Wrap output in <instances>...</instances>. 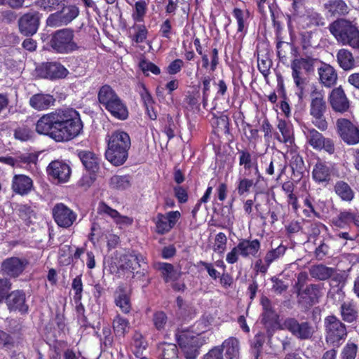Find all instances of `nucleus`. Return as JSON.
<instances>
[{
    "label": "nucleus",
    "mask_w": 359,
    "mask_h": 359,
    "mask_svg": "<svg viewBox=\"0 0 359 359\" xmlns=\"http://www.w3.org/2000/svg\"><path fill=\"white\" fill-rule=\"evenodd\" d=\"M299 25L304 29L324 25L323 18L316 12L309 11L298 18Z\"/></svg>",
    "instance_id": "7c9ffc66"
},
{
    "label": "nucleus",
    "mask_w": 359,
    "mask_h": 359,
    "mask_svg": "<svg viewBox=\"0 0 359 359\" xmlns=\"http://www.w3.org/2000/svg\"><path fill=\"white\" fill-rule=\"evenodd\" d=\"M287 250V247L280 244L277 248L269 250L264 258V261L258 259L255 262V269L261 273H266L269 266L275 261L283 257Z\"/></svg>",
    "instance_id": "f3484780"
},
{
    "label": "nucleus",
    "mask_w": 359,
    "mask_h": 359,
    "mask_svg": "<svg viewBox=\"0 0 359 359\" xmlns=\"http://www.w3.org/2000/svg\"><path fill=\"white\" fill-rule=\"evenodd\" d=\"M72 288L75 291V298L80 300L83 291V284L80 276H76L72 281Z\"/></svg>",
    "instance_id": "69168bd1"
},
{
    "label": "nucleus",
    "mask_w": 359,
    "mask_h": 359,
    "mask_svg": "<svg viewBox=\"0 0 359 359\" xmlns=\"http://www.w3.org/2000/svg\"><path fill=\"white\" fill-rule=\"evenodd\" d=\"M312 176L316 182L327 184L331 177V169L325 163L318 162L313 168Z\"/></svg>",
    "instance_id": "c756f323"
},
{
    "label": "nucleus",
    "mask_w": 359,
    "mask_h": 359,
    "mask_svg": "<svg viewBox=\"0 0 359 359\" xmlns=\"http://www.w3.org/2000/svg\"><path fill=\"white\" fill-rule=\"evenodd\" d=\"M117 292L118 294L115 299L116 305L120 308L122 312L125 313H129L131 309V305L128 294L121 287L118 288Z\"/></svg>",
    "instance_id": "49530a36"
},
{
    "label": "nucleus",
    "mask_w": 359,
    "mask_h": 359,
    "mask_svg": "<svg viewBox=\"0 0 359 359\" xmlns=\"http://www.w3.org/2000/svg\"><path fill=\"white\" fill-rule=\"evenodd\" d=\"M302 45L304 49L316 46V42L313 39L311 32H306L302 34Z\"/></svg>",
    "instance_id": "e2e57ef3"
},
{
    "label": "nucleus",
    "mask_w": 359,
    "mask_h": 359,
    "mask_svg": "<svg viewBox=\"0 0 359 359\" xmlns=\"http://www.w3.org/2000/svg\"><path fill=\"white\" fill-rule=\"evenodd\" d=\"M278 129L281 133V136H278L277 139L280 142L292 144L293 142V131L292 126L284 120H279Z\"/></svg>",
    "instance_id": "e433bc0d"
},
{
    "label": "nucleus",
    "mask_w": 359,
    "mask_h": 359,
    "mask_svg": "<svg viewBox=\"0 0 359 359\" xmlns=\"http://www.w3.org/2000/svg\"><path fill=\"white\" fill-rule=\"evenodd\" d=\"M161 350V359H177L178 357V349L175 344L170 343L163 344Z\"/></svg>",
    "instance_id": "3c124183"
},
{
    "label": "nucleus",
    "mask_w": 359,
    "mask_h": 359,
    "mask_svg": "<svg viewBox=\"0 0 359 359\" xmlns=\"http://www.w3.org/2000/svg\"><path fill=\"white\" fill-rule=\"evenodd\" d=\"M66 0H36L35 5L47 12L59 8L64 6Z\"/></svg>",
    "instance_id": "8fccbe9b"
},
{
    "label": "nucleus",
    "mask_w": 359,
    "mask_h": 359,
    "mask_svg": "<svg viewBox=\"0 0 359 359\" xmlns=\"http://www.w3.org/2000/svg\"><path fill=\"white\" fill-rule=\"evenodd\" d=\"M140 67L142 72L146 74L149 75V72H151L155 75H158L161 73L160 69L154 63L143 60L140 63Z\"/></svg>",
    "instance_id": "680f3d73"
},
{
    "label": "nucleus",
    "mask_w": 359,
    "mask_h": 359,
    "mask_svg": "<svg viewBox=\"0 0 359 359\" xmlns=\"http://www.w3.org/2000/svg\"><path fill=\"white\" fill-rule=\"evenodd\" d=\"M358 351V346L353 342H348L342 348L341 359H355Z\"/></svg>",
    "instance_id": "5fc2aeb1"
},
{
    "label": "nucleus",
    "mask_w": 359,
    "mask_h": 359,
    "mask_svg": "<svg viewBox=\"0 0 359 359\" xmlns=\"http://www.w3.org/2000/svg\"><path fill=\"white\" fill-rule=\"evenodd\" d=\"M44 69L46 72V76L51 79L65 78L69 72L63 65L57 62L48 63Z\"/></svg>",
    "instance_id": "72a5a7b5"
},
{
    "label": "nucleus",
    "mask_w": 359,
    "mask_h": 359,
    "mask_svg": "<svg viewBox=\"0 0 359 359\" xmlns=\"http://www.w3.org/2000/svg\"><path fill=\"white\" fill-rule=\"evenodd\" d=\"M233 15L236 20L238 25L237 33H241V35L243 36L247 30V20L249 16V13L248 11H243L236 8L233 11Z\"/></svg>",
    "instance_id": "a19ab883"
},
{
    "label": "nucleus",
    "mask_w": 359,
    "mask_h": 359,
    "mask_svg": "<svg viewBox=\"0 0 359 359\" xmlns=\"http://www.w3.org/2000/svg\"><path fill=\"white\" fill-rule=\"evenodd\" d=\"M271 62L268 58L257 59V66L260 72L266 76L269 74Z\"/></svg>",
    "instance_id": "0e129e2a"
},
{
    "label": "nucleus",
    "mask_w": 359,
    "mask_h": 359,
    "mask_svg": "<svg viewBox=\"0 0 359 359\" xmlns=\"http://www.w3.org/2000/svg\"><path fill=\"white\" fill-rule=\"evenodd\" d=\"M202 323L195 324L187 330H178L175 337L186 359H196L199 354V348L209 339L208 334L203 330H198V327Z\"/></svg>",
    "instance_id": "f03ea898"
},
{
    "label": "nucleus",
    "mask_w": 359,
    "mask_h": 359,
    "mask_svg": "<svg viewBox=\"0 0 359 359\" xmlns=\"http://www.w3.org/2000/svg\"><path fill=\"white\" fill-rule=\"evenodd\" d=\"M317 59L311 57H297L291 62L292 76L296 86L299 90L298 95L302 98L304 88L306 83V76L313 71Z\"/></svg>",
    "instance_id": "0eeeda50"
},
{
    "label": "nucleus",
    "mask_w": 359,
    "mask_h": 359,
    "mask_svg": "<svg viewBox=\"0 0 359 359\" xmlns=\"http://www.w3.org/2000/svg\"><path fill=\"white\" fill-rule=\"evenodd\" d=\"M325 341L333 348L339 347L347 337L346 325L336 316L325 318Z\"/></svg>",
    "instance_id": "6e6552de"
},
{
    "label": "nucleus",
    "mask_w": 359,
    "mask_h": 359,
    "mask_svg": "<svg viewBox=\"0 0 359 359\" xmlns=\"http://www.w3.org/2000/svg\"><path fill=\"white\" fill-rule=\"evenodd\" d=\"M179 211H170L166 214H158L156 218V231L158 234L168 233L180 218Z\"/></svg>",
    "instance_id": "a211bd4d"
},
{
    "label": "nucleus",
    "mask_w": 359,
    "mask_h": 359,
    "mask_svg": "<svg viewBox=\"0 0 359 359\" xmlns=\"http://www.w3.org/2000/svg\"><path fill=\"white\" fill-rule=\"evenodd\" d=\"M227 238L224 233L219 232L215 238L213 250L217 253L222 254L226 250Z\"/></svg>",
    "instance_id": "864d4df0"
},
{
    "label": "nucleus",
    "mask_w": 359,
    "mask_h": 359,
    "mask_svg": "<svg viewBox=\"0 0 359 359\" xmlns=\"http://www.w3.org/2000/svg\"><path fill=\"white\" fill-rule=\"evenodd\" d=\"M304 133L306 138V142L316 150L324 149L329 154L334 152V142L331 139L325 138L323 135L314 128H306Z\"/></svg>",
    "instance_id": "ddd939ff"
},
{
    "label": "nucleus",
    "mask_w": 359,
    "mask_h": 359,
    "mask_svg": "<svg viewBox=\"0 0 359 359\" xmlns=\"http://www.w3.org/2000/svg\"><path fill=\"white\" fill-rule=\"evenodd\" d=\"M48 174L58 182H66L70 177L71 169L69 166L60 161H52L47 168Z\"/></svg>",
    "instance_id": "4be33fe9"
},
{
    "label": "nucleus",
    "mask_w": 359,
    "mask_h": 359,
    "mask_svg": "<svg viewBox=\"0 0 359 359\" xmlns=\"http://www.w3.org/2000/svg\"><path fill=\"white\" fill-rule=\"evenodd\" d=\"M110 231V227L105 226V222L102 219H97L96 222H93L91 227V236L102 237L107 236V233Z\"/></svg>",
    "instance_id": "603ef678"
},
{
    "label": "nucleus",
    "mask_w": 359,
    "mask_h": 359,
    "mask_svg": "<svg viewBox=\"0 0 359 359\" xmlns=\"http://www.w3.org/2000/svg\"><path fill=\"white\" fill-rule=\"evenodd\" d=\"M6 301L10 311L25 313L28 311L25 294L22 290L13 291L6 297Z\"/></svg>",
    "instance_id": "412c9836"
},
{
    "label": "nucleus",
    "mask_w": 359,
    "mask_h": 359,
    "mask_svg": "<svg viewBox=\"0 0 359 359\" xmlns=\"http://www.w3.org/2000/svg\"><path fill=\"white\" fill-rule=\"evenodd\" d=\"M240 255L244 257L249 256L256 257L260 249V243L257 239L252 241L243 240L238 245Z\"/></svg>",
    "instance_id": "473e14b6"
},
{
    "label": "nucleus",
    "mask_w": 359,
    "mask_h": 359,
    "mask_svg": "<svg viewBox=\"0 0 359 359\" xmlns=\"http://www.w3.org/2000/svg\"><path fill=\"white\" fill-rule=\"evenodd\" d=\"M339 65L345 71L350 70L355 67V60L352 53L346 49H340L337 54Z\"/></svg>",
    "instance_id": "c9c22d12"
},
{
    "label": "nucleus",
    "mask_w": 359,
    "mask_h": 359,
    "mask_svg": "<svg viewBox=\"0 0 359 359\" xmlns=\"http://www.w3.org/2000/svg\"><path fill=\"white\" fill-rule=\"evenodd\" d=\"M184 62L180 59L173 60L168 67V72L170 74H176L182 69Z\"/></svg>",
    "instance_id": "338daca9"
},
{
    "label": "nucleus",
    "mask_w": 359,
    "mask_h": 359,
    "mask_svg": "<svg viewBox=\"0 0 359 359\" xmlns=\"http://www.w3.org/2000/svg\"><path fill=\"white\" fill-rule=\"evenodd\" d=\"M147 3L144 0H138L135 2L133 7L132 18L135 22H141L147 11Z\"/></svg>",
    "instance_id": "37998d69"
},
{
    "label": "nucleus",
    "mask_w": 359,
    "mask_h": 359,
    "mask_svg": "<svg viewBox=\"0 0 359 359\" xmlns=\"http://www.w3.org/2000/svg\"><path fill=\"white\" fill-rule=\"evenodd\" d=\"M353 215L349 212H341L338 217L333 221L335 226L343 228L345 225L353 222Z\"/></svg>",
    "instance_id": "4d7b16f0"
},
{
    "label": "nucleus",
    "mask_w": 359,
    "mask_h": 359,
    "mask_svg": "<svg viewBox=\"0 0 359 359\" xmlns=\"http://www.w3.org/2000/svg\"><path fill=\"white\" fill-rule=\"evenodd\" d=\"M281 330H286L299 340H309L316 332V327L309 321L299 322L295 318H287L282 323Z\"/></svg>",
    "instance_id": "1a4fd4ad"
},
{
    "label": "nucleus",
    "mask_w": 359,
    "mask_h": 359,
    "mask_svg": "<svg viewBox=\"0 0 359 359\" xmlns=\"http://www.w3.org/2000/svg\"><path fill=\"white\" fill-rule=\"evenodd\" d=\"M79 13V8L75 5L63 6L60 11L48 17L46 25L52 27L67 25L76 19Z\"/></svg>",
    "instance_id": "9b49d317"
},
{
    "label": "nucleus",
    "mask_w": 359,
    "mask_h": 359,
    "mask_svg": "<svg viewBox=\"0 0 359 359\" xmlns=\"http://www.w3.org/2000/svg\"><path fill=\"white\" fill-rule=\"evenodd\" d=\"M97 212L99 214H105L109 216L117 224L121 226H128L133 223V219L127 216L121 215L117 210L110 208L104 203L99 204Z\"/></svg>",
    "instance_id": "a878e982"
},
{
    "label": "nucleus",
    "mask_w": 359,
    "mask_h": 359,
    "mask_svg": "<svg viewBox=\"0 0 359 359\" xmlns=\"http://www.w3.org/2000/svg\"><path fill=\"white\" fill-rule=\"evenodd\" d=\"M285 156L290 160V165L293 172H303L304 163L302 157L296 151L291 149L286 153Z\"/></svg>",
    "instance_id": "a18cd8bd"
},
{
    "label": "nucleus",
    "mask_w": 359,
    "mask_h": 359,
    "mask_svg": "<svg viewBox=\"0 0 359 359\" xmlns=\"http://www.w3.org/2000/svg\"><path fill=\"white\" fill-rule=\"evenodd\" d=\"M355 304L353 301L344 302L341 306V315L343 320L348 323L353 322L357 318Z\"/></svg>",
    "instance_id": "ea45409f"
},
{
    "label": "nucleus",
    "mask_w": 359,
    "mask_h": 359,
    "mask_svg": "<svg viewBox=\"0 0 359 359\" xmlns=\"http://www.w3.org/2000/svg\"><path fill=\"white\" fill-rule=\"evenodd\" d=\"M261 303L263 307L262 322L269 337H271L276 330H281L282 323L279 322V316L273 310L270 300L262 297Z\"/></svg>",
    "instance_id": "f8f14e48"
},
{
    "label": "nucleus",
    "mask_w": 359,
    "mask_h": 359,
    "mask_svg": "<svg viewBox=\"0 0 359 359\" xmlns=\"http://www.w3.org/2000/svg\"><path fill=\"white\" fill-rule=\"evenodd\" d=\"M130 144V138L128 133L121 130L114 132L109 136L106 158L116 166L123 164L128 158Z\"/></svg>",
    "instance_id": "7ed1b4c3"
},
{
    "label": "nucleus",
    "mask_w": 359,
    "mask_h": 359,
    "mask_svg": "<svg viewBox=\"0 0 359 359\" xmlns=\"http://www.w3.org/2000/svg\"><path fill=\"white\" fill-rule=\"evenodd\" d=\"M321 296L319 286L317 285H309L302 294V297L305 299L309 305H313L318 302Z\"/></svg>",
    "instance_id": "c03bdc74"
},
{
    "label": "nucleus",
    "mask_w": 359,
    "mask_h": 359,
    "mask_svg": "<svg viewBox=\"0 0 359 359\" xmlns=\"http://www.w3.org/2000/svg\"><path fill=\"white\" fill-rule=\"evenodd\" d=\"M83 128L79 113L73 109H57L43 114L36 122V131L57 142L77 137Z\"/></svg>",
    "instance_id": "f257e3e1"
},
{
    "label": "nucleus",
    "mask_w": 359,
    "mask_h": 359,
    "mask_svg": "<svg viewBox=\"0 0 359 359\" xmlns=\"http://www.w3.org/2000/svg\"><path fill=\"white\" fill-rule=\"evenodd\" d=\"M154 268L158 270L165 283L176 281L180 277L182 273L175 269L172 264L165 262H157Z\"/></svg>",
    "instance_id": "bb28decb"
},
{
    "label": "nucleus",
    "mask_w": 359,
    "mask_h": 359,
    "mask_svg": "<svg viewBox=\"0 0 359 359\" xmlns=\"http://www.w3.org/2000/svg\"><path fill=\"white\" fill-rule=\"evenodd\" d=\"M254 182L252 180L245 177L240 179L237 187L238 194L240 196L248 194Z\"/></svg>",
    "instance_id": "bf43d9fd"
},
{
    "label": "nucleus",
    "mask_w": 359,
    "mask_h": 359,
    "mask_svg": "<svg viewBox=\"0 0 359 359\" xmlns=\"http://www.w3.org/2000/svg\"><path fill=\"white\" fill-rule=\"evenodd\" d=\"M135 31L133 40L137 43H142L147 39V29L143 25H135L132 27Z\"/></svg>",
    "instance_id": "6e6d98bb"
},
{
    "label": "nucleus",
    "mask_w": 359,
    "mask_h": 359,
    "mask_svg": "<svg viewBox=\"0 0 359 359\" xmlns=\"http://www.w3.org/2000/svg\"><path fill=\"white\" fill-rule=\"evenodd\" d=\"M239 165L243 166L245 169V175L250 176L253 172L257 177L260 176L258 169L257 158L252 156L247 150L239 151Z\"/></svg>",
    "instance_id": "393cba45"
},
{
    "label": "nucleus",
    "mask_w": 359,
    "mask_h": 359,
    "mask_svg": "<svg viewBox=\"0 0 359 359\" xmlns=\"http://www.w3.org/2000/svg\"><path fill=\"white\" fill-rule=\"evenodd\" d=\"M40 23L37 12H29L22 15L18 20L19 30L25 36H32L36 33Z\"/></svg>",
    "instance_id": "dca6fc26"
},
{
    "label": "nucleus",
    "mask_w": 359,
    "mask_h": 359,
    "mask_svg": "<svg viewBox=\"0 0 359 359\" xmlns=\"http://www.w3.org/2000/svg\"><path fill=\"white\" fill-rule=\"evenodd\" d=\"M121 266L124 269L129 270L133 274L143 276L145 269L143 258L141 255L135 253H128L121 257Z\"/></svg>",
    "instance_id": "aec40b11"
},
{
    "label": "nucleus",
    "mask_w": 359,
    "mask_h": 359,
    "mask_svg": "<svg viewBox=\"0 0 359 359\" xmlns=\"http://www.w3.org/2000/svg\"><path fill=\"white\" fill-rule=\"evenodd\" d=\"M335 193L343 200L351 201L354 198V192L350 186L343 181H339L334 186Z\"/></svg>",
    "instance_id": "79ce46f5"
},
{
    "label": "nucleus",
    "mask_w": 359,
    "mask_h": 359,
    "mask_svg": "<svg viewBox=\"0 0 359 359\" xmlns=\"http://www.w3.org/2000/svg\"><path fill=\"white\" fill-rule=\"evenodd\" d=\"M55 100L49 94H35L29 99L30 106L36 110L41 111L48 109L54 104Z\"/></svg>",
    "instance_id": "cd10ccee"
},
{
    "label": "nucleus",
    "mask_w": 359,
    "mask_h": 359,
    "mask_svg": "<svg viewBox=\"0 0 359 359\" xmlns=\"http://www.w3.org/2000/svg\"><path fill=\"white\" fill-rule=\"evenodd\" d=\"M74 32L71 29H62L55 32L51 37V48L60 53H68L78 48L74 41Z\"/></svg>",
    "instance_id": "9d476101"
},
{
    "label": "nucleus",
    "mask_w": 359,
    "mask_h": 359,
    "mask_svg": "<svg viewBox=\"0 0 359 359\" xmlns=\"http://www.w3.org/2000/svg\"><path fill=\"white\" fill-rule=\"evenodd\" d=\"M309 114L312 123L320 130H325L327 122L325 114L327 111L325 92L316 86H313L310 95Z\"/></svg>",
    "instance_id": "39448f33"
},
{
    "label": "nucleus",
    "mask_w": 359,
    "mask_h": 359,
    "mask_svg": "<svg viewBox=\"0 0 359 359\" xmlns=\"http://www.w3.org/2000/svg\"><path fill=\"white\" fill-rule=\"evenodd\" d=\"M113 328L116 336L123 337L130 328V323L128 320L117 315L113 321Z\"/></svg>",
    "instance_id": "de8ad7c7"
},
{
    "label": "nucleus",
    "mask_w": 359,
    "mask_h": 359,
    "mask_svg": "<svg viewBox=\"0 0 359 359\" xmlns=\"http://www.w3.org/2000/svg\"><path fill=\"white\" fill-rule=\"evenodd\" d=\"M79 157L85 168L91 172H96L99 169L100 158L93 152L81 151Z\"/></svg>",
    "instance_id": "2f4dec72"
},
{
    "label": "nucleus",
    "mask_w": 359,
    "mask_h": 359,
    "mask_svg": "<svg viewBox=\"0 0 359 359\" xmlns=\"http://www.w3.org/2000/svg\"><path fill=\"white\" fill-rule=\"evenodd\" d=\"M53 216L56 224L62 228L71 226L77 218L76 213L62 203L54 206Z\"/></svg>",
    "instance_id": "2eb2a0df"
},
{
    "label": "nucleus",
    "mask_w": 359,
    "mask_h": 359,
    "mask_svg": "<svg viewBox=\"0 0 359 359\" xmlns=\"http://www.w3.org/2000/svg\"><path fill=\"white\" fill-rule=\"evenodd\" d=\"M109 185L112 189L123 190L130 186V181L128 176L114 175L111 177Z\"/></svg>",
    "instance_id": "09e8293b"
},
{
    "label": "nucleus",
    "mask_w": 359,
    "mask_h": 359,
    "mask_svg": "<svg viewBox=\"0 0 359 359\" xmlns=\"http://www.w3.org/2000/svg\"><path fill=\"white\" fill-rule=\"evenodd\" d=\"M28 264V260L25 258L12 257L2 262L1 269L8 276L15 278L22 273Z\"/></svg>",
    "instance_id": "6ab92c4d"
},
{
    "label": "nucleus",
    "mask_w": 359,
    "mask_h": 359,
    "mask_svg": "<svg viewBox=\"0 0 359 359\" xmlns=\"http://www.w3.org/2000/svg\"><path fill=\"white\" fill-rule=\"evenodd\" d=\"M222 350L219 346L212 348L204 356V359H222Z\"/></svg>",
    "instance_id": "774afa93"
},
{
    "label": "nucleus",
    "mask_w": 359,
    "mask_h": 359,
    "mask_svg": "<svg viewBox=\"0 0 359 359\" xmlns=\"http://www.w3.org/2000/svg\"><path fill=\"white\" fill-rule=\"evenodd\" d=\"M97 97L100 104L111 116L120 120L128 118V111L126 104L110 86H102L99 90Z\"/></svg>",
    "instance_id": "20e7f679"
},
{
    "label": "nucleus",
    "mask_w": 359,
    "mask_h": 359,
    "mask_svg": "<svg viewBox=\"0 0 359 359\" xmlns=\"http://www.w3.org/2000/svg\"><path fill=\"white\" fill-rule=\"evenodd\" d=\"M34 133L27 127H19L14 133L15 138L22 142H26L32 139Z\"/></svg>",
    "instance_id": "13d9d810"
},
{
    "label": "nucleus",
    "mask_w": 359,
    "mask_h": 359,
    "mask_svg": "<svg viewBox=\"0 0 359 359\" xmlns=\"http://www.w3.org/2000/svg\"><path fill=\"white\" fill-rule=\"evenodd\" d=\"M337 131L341 138L348 144H355L359 142L358 126L346 118L337 121Z\"/></svg>",
    "instance_id": "4468645a"
},
{
    "label": "nucleus",
    "mask_w": 359,
    "mask_h": 359,
    "mask_svg": "<svg viewBox=\"0 0 359 359\" xmlns=\"http://www.w3.org/2000/svg\"><path fill=\"white\" fill-rule=\"evenodd\" d=\"M325 8L332 15H344L348 11L347 5L342 0H329L325 4Z\"/></svg>",
    "instance_id": "4c0bfd02"
},
{
    "label": "nucleus",
    "mask_w": 359,
    "mask_h": 359,
    "mask_svg": "<svg viewBox=\"0 0 359 359\" xmlns=\"http://www.w3.org/2000/svg\"><path fill=\"white\" fill-rule=\"evenodd\" d=\"M329 29L336 39L342 44L359 48V31L348 21L342 19L336 20L330 25Z\"/></svg>",
    "instance_id": "423d86ee"
},
{
    "label": "nucleus",
    "mask_w": 359,
    "mask_h": 359,
    "mask_svg": "<svg viewBox=\"0 0 359 359\" xmlns=\"http://www.w3.org/2000/svg\"><path fill=\"white\" fill-rule=\"evenodd\" d=\"M222 350L224 351V355L227 359H235L239 355V342L234 337L226 339L222 345Z\"/></svg>",
    "instance_id": "f704fd0d"
},
{
    "label": "nucleus",
    "mask_w": 359,
    "mask_h": 359,
    "mask_svg": "<svg viewBox=\"0 0 359 359\" xmlns=\"http://www.w3.org/2000/svg\"><path fill=\"white\" fill-rule=\"evenodd\" d=\"M320 83L326 88L334 86L337 81L338 74L336 69L329 64L320 62L317 69Z\"/></svg>",
    "instance_id": "b1692460"
},
{
    "label": "nucleus",
    "mask_w": 359,
    "mask_h": 359,
    "mask_svg": "<svg viewBox=\"0 0 359 359\" xmlns=\"http://www.w3.org/2000/svg\"><path fill=\"white\" fill-rule=\"evenodd\" d=\"M334 272V269L323 264L311 266L309 269L310 275L318 280H326L331 277Z\"/></svg>",
    "instance_id": "58836bf2"
},
{
    "label": "nucleus",
    "mask_w": 359,
    "mask_h": 359,
    "mask_svg": "<svg viewBox=\"0 0 359 359\" xmlns=\"http://www.w3.org/2000/svg\"><path fill=\"white\" fill-rule=\"evenodd\" d=\"M330 104L337 112H345L349 109V101L341 86L334 88L329 95Z\"/></svg>",
    "instance_id": "5701e85b"
},
{
    "label": "nucleus",
    "mask_w": 359,
    "mask_h": 359,
    "mask_svg": "<svg viewBox=\"0 0 359 359\" xmlns=\"http://www.w3.org/2000/svg\"><path fill=\"white\" fill-rule=\"evenodd\" d=\"M32 180L24 175H17L13 177L12 182L13 190L20 195L27 194L31 191Z\"/></svg>",
    "instance_id": "c85d7f7f"
},
{
    "label": "nucleus",
    "mask_w": 359,
    "mask_h": 359,
    "mask_svg": "<svg viewBox=\"0 0 359 359\" xmlns=\"http://www.w3.org/2000/svg\"><path fill=\"white\" fill-rule=\"evenodd\" d=\"M168 318L165 313L163 311H158L154 313L153 321L155 327L158 330H163L167 323Z\"/></svg>",
    "instance_id": "052dcab7"
}]
</instances>
